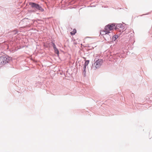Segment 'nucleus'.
Here are the masks:
<instances>
[{
	"label": "nucleus",
	"instance_id": "nucleus-9",
	"mask_svg": "<svg viewBox=\"0 0 152 152\" xmlns=\"http://www.w3.org/2000/svg\"><path fill=\"white\" fill-rule=\"evenodd\" d=\"M84 70H83V73L84 74V75H86V70H85V69H83Z\"/></svg>",
	"mask_w": 152,
	"mask_h": 152
},
{
	"label": "nucleus",
	"instance_id": "nucleus-10",
	"mask_svg": "<svg viewBox=\"0 0 152 152\" xmlns=\"http://www.w3.org/2000/svg\"><path fill=\"white\" fill-rule=\"evenodd\" d=\"M114 37H115V39H116L118 38V36H114Z\"/></svg>",
	"mask_w": 152,
	"mask_h": 152
},
{
	"label": "nucleus",
	"instance_id": "nucleus-1",
	"mask_svg": "<svg viewBox=\"0 0 152 152\" xmlns=\"http://www.w3.org/2000/svg\"><path fill=\"white\" fill-rule=\"evenodd\" d=\"M115 28V24H109L105 26L104 30L101 31L100 34L103 35L105 40H109L111 37L110 35L109 34L111 33L110 31Z\"/></svg>",
	"mask_w": 152,
	"mask_h": 152
},
{
	"label": "nucleus",
	"instance_id": "nucleus-7",
	"mask_svg": "<svg viewBox=\"0 0 152 152\" xmlns=\"http://www.w3.org/2000/svg\"><path fill=\"white\" fill-rule=\"evenodd\" d=\"M54 49V50L55 53H56L58 54H59V51H58V49L57 48H56L55 49Z\"/></svg>",
	"mask_w": 152,
	"mask_h": 152
},
{
	"label": "nucleus",
	"instance_id": "nucleus-2",
	"mask_svg": "<svg viewBox=\"0 0 152 152\" xmlns=\"http://www.w3.org/2000/svg\"><path fill=\"white\" fill-rule=\"evenodd\" d=\"M11 58L8 56H0V65H4L8 63L11 60Z\"/></svg>",
	"mask_w": 152,
	"mask_h": 152
},
{
	"label": "nucleus",
	"instance_id": "nucleus-5",
	"mask_svg": "<svg viewBox=\"0 0 152 152\" xmlns=\"http://www.w3.org/2000/svg\"><path fill=\"white\" fill-rule=\"evenodd\" d=\"M89 63V61L88 60H86L85 61V62L84 64L83 67V69H85V70H86V66L88 65V64Z\"/></svg>",
	"mask_w": 152,
	"mask_h": 152
},
{
	"label": "nucleus",
	"instance_id": "nucleus-3",
	"mask_svg": "<svg viewBox=\"0 0 152 152\" xmlns=\"http://www.w3.org/2000/svg\"><path fill=\"white\" fill-rule=\"evenodd\" d=\"M29 5L31 6V7L36 9L37 10H39L41 12H43L44 11V9L42 7L37 4L33 2H30L29 3Z\"/></svg>",
	"mask_w": 152,
	"mask_h": 152
},
{
	"label": "nucleus",
	"instance_id": "nucleus-6",
	"mask_svg": "<svg viewBox=\"0 0 152 152\" xmlns=\"http://www.w3.org/2000/svg\"><path fill=\"white\" fill-rule=\"evenodd\" d=\"M77 31L76 29H74L73 31L70 32V34L72 35H75Z\"/></svg>",
	"mask_w": 152,
	"mask_h": 152
},
{
	"label": "nucleus",
	"instance_id": "nucleus-8",
	"mask_svg": "<svg viewBox=\"0 0 152 152\" xmlns=\"http://www.w3.org/2000/svg\"><path fill=\"white\" fill-rule=\"evenodd\" d=\"M53 46L54 49L56 48V45L54 43H53Z\"/></svg>",
	"mask_w": 152,
	"mask_h": 152
},
{
	"label": "nucleus",
	"instance_id": "nucleus-4",
	"mask_svg": "<svg viewBox=\"0 0 152 152\" xmlns=\"http://www.w3.org/2000/svg\"><path fill=\"white\" fill-rule=\"evenodd\" d=\"M103 63V61L101 59H98L94 63L93 65V66L95 67V69L99 68Z\"/></svg>",
	"mask_w": 152,
	"mask_h": 152
}]
</instances>
